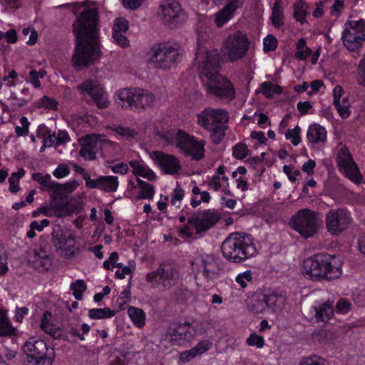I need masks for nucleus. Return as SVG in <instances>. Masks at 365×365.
Returning <instances> with one entry per match:
<instances>
[{"label":"nucleus","mask_w":365,"mask_h":365,"mask_svg":"<svg viewBox=\"0 0 365 365\" xmlns=\"http://www.w3.org/2000/svg\"><path fill=\"white\" fill-rule=\"evenodd\" d=\"M15 331L16 329L9 321L6 311L0 309V336H11Z\"/></svg>","instance_id":"nucleus-35"},{"label":"nucleus","mask_w":365,"mask_h":365,"mask_svg":"<svg viewBox=\"0 0 365 365\" xmlns=\"http://www.w3.org/2000/svg\"><path fill=\"white\" fill-rule=\"evenodd\" d=\"M307 9V5L302 0L298 1L294 5V16L301 24L306 21V16L308 14Z\"/></svg>","instance_id":"nucleus-42"},{"label":"nucleus","mask_w":365,"mask_h":365,"mask_svg":"<svg viewBox=\"0 0 365 365\" xmlns=\"http://www.w3.org/2000/svg\"><path fill=\"white\" fill-rule=\"evenodd\" d=\"M137 187L140 190L138 198L150 200L153 197L155 190L152 185L143 181L140 178H137Z\"/></svg>","instance_id":"nucleus-38"},{"label":"nucleus","mask_w":365,"mask_h":365,"mask_svg":"<svg viewBox=\"0 0 365 365\" xmlns=\"http://www.w3.org/2000/svg\"><path fill=\"white\" fill-rule=\"evenodd\" d=\"M327 130L319 124L311 125L307 131V138L309 143L317 145L324 143L327 140Z\"/></svg>","instance_id":"nucleus-28"},{"label":"nucleus","mask_w":365,"mask_h":365,"mask_svg":"<svg viewBox=\"0 0 365 365\" xmlns=\"http://www.w3.org/2000/svg\"><path fill=\"white\" fill-rule=\"evenodd\" d=\"M261 92L266 98H272L274 94H279L282 93V88L272 83L271 82H264L260 86Z\"/></svg>","instance_id":"nucleus-45"},{"label":"nucleus","mask_w":365,"mask_h":365,"mask_svg":"<svg viewBox=\"0 0 365 365\" xmlns=\"http://www.w3.org/2000/svg\"><path fill=\"white\" fill-rule=\"evenodd\" d=\"M233 156L237 159H244L248 155L247 146L244 143H237L232 151Z\"/></svg>","instance_id":"nucleus-58"},{"label":"nucleus","mask_w":365,"mask_h":365,"mask_svg":"<svg viewBox=\"0 0 365 365\" xmlns=\"http://www.w3.org/2000/svg\"><path fill=\"white\" fill-rule=\"evenodd\" d=\"M192 270L196 277L202 274L209 281L217 277L218 269L215 257L204 254L196 257L192 262Z\"/></svg>","instance_id":"nucleus-18"},{"label":"nucleus","mask_w":365,"mask_h":365,"mask_svg":"<svg viewBox=\"0 0 365 365\" xmlns=\"http://www.w3.org/2000/svg\"><path fill=\"white\" fill-rule=\"evenodd\" d=\"M32 178L37 181L43 189L58 190L60 188V185L51 180L50 174L43 175L41 173H35L33 174Z\"/></svg>","instance_id":"nucleus-33"},{"label":"nucleus","mask_w":365,"mask_h":365,"mask_svg":"<svg viewBox=\"0 0 365 365\" xmlns=\"http://www.w3.org/2000/svg\"><path fill=\"white\" fill-rule=\"evenodd\" d=\"M227 128V124L213 128V130H207L210 132V137L215 143H219L225 135V131Z\"/></svg>","instance_id":"nucleus-49"},{"label":"nucleus","mask_w":365,"mask_h":365,"mask_svg":"<svg viewBox=\"0 0 365 365\" xmlns=\"http://www.w3.org/2000/svg\"><path fill=\"white\" fill-rule=\"evenodd\" d=\"M208 37L207 29L204 30L202 25L200 27L198 26L197 50L195 65L206 93L226 102H230L236 96L235 89L230 80L219 74L218 51L202 45V43Z\"/></svg>","instance_id":"nucleus-1"},{"label":"nucleus","mask_w":365,"mask_h":365,"mask_svg":"<svg viewBox=\"0 0 365 365\" xmlns=\"http://www.w3.org/2000/svg\"><path fill=\"white\" fill-rule=\"evenodd\" d=\"M283 18L284 15L280 6L279 0H276L272 8V13L271 16V20L273 25L277 28L281 26L284 24Z\"/></svg>","instance_id":"nucleus-43"},{"label":"nucleus","mask_w":365,"mask_h":365,"mask_svg":"<svg viewBox=\"0 0 365 365\" xmlns=\"http://www.w3.org/2000/svg\"><path fill=\"white\" fill-rule=\"evenodd\" d=\"M222 182L227 184L228 178L225 176L219 178V175H213L208 182V186L210 189L217 191L222 187Z\"/></svg>","instance_id":"nucleus-53"},{"label":"nucleus","mask_w":365,"mask_h":365,"mask_svg":"<svg viewBox=\"0 0 365 365\" xmlns=\"http://www.w3.org/2000/svg\"><path fill=\"white\" fill-rule=\"evenodd\" d=\"M277 46V38L272 35L267 36L263 40V49L264 52H269L276 49Z\"/></svg>","instance_id":"nucleus-60"},{"label":"nucleus","mask_w":365,"mask_h":365,"mask_svg":"<svg viewBox=\"0 0 365 365\" xmlns=\"http://www.w3.org/2000/svg\"><path fill=\"white\" fill-rule=\"evenodd\" d=\"M252 279V272L250 270L245 271L242 273L239 274L236 277V282L242 287L245 288L249 282H251Z\"/></svg>","instance_id":"nucleus-57"},{"label":"nucleus","mask_w":365,"mask_h":365,"mask_svg":"<svg viewBox=\"0 0 365 365\" xmlns=\"http://www.w3.org/2000/svg\"><path fill=\"white\" fill-rule=\"evenodd\" d=\"M229 119L228 112L222 108H207L197 115V124L207 130L227 124Z\"/></svg>","instance_id":"nucleus-15"},{"label":"nucleus","mask_w":365,"mask_h":365,"mask_svg":"<svg viewBox=\"0 0 365 365\" xmlns=\"http://www.w3.org/2000/svg\"><path fill=\"white\" fill-rule=\"evenodd\" d=\"M352 222L351 214L346 209L330 210L325 216L327 231L332 236H339L346 231Z\"/></svg>","instance_id":"nucleus-14"},{"label":"nucleus","mask_w":365,"mask_h":365,"mask_svg":"<svg viewBox=\"0 0 365 365\" xmlns=\"http://www.w3.org/2000/svg\"><path fill=\"white\" fill-rule=\"evenodd\" d=\"M312 53V50L307 46L306 40L300 38L296 45V52L294 56L299 60H306Z\"/></svg>","instance_id":"nucleus-41"},{"label":"nucleus","mask_w":365,"mask_h":365,"mask_svg":"<svg viewBox=\"0 0 365 365\" xmlns=\"http://www.w3.org/2000/svg\"><path fill=\"white\" fill-rule=\"evenodd\" d=\"M112 37L115 43L121 48H127L129 46V40L125 36V33H120L119 31L112 32Z\"/></svg>","instance_id":"nucleus-59"},{"label":"nucleus","mask_w":365,"mask_h":365,"mask_svg":"<svg viewBox=\"0 0 365 365\" xmlns=\"http://www.w3.org/2000/svg\"><path fill=\"white\" fill-rule=\"evenodd\" d=\"M82 94L92 98L99 108L108 107L110 101L105 88L97 81L86 80L78 86Z\"/></svg>","instance_id":"nucleus-19"},{"label":"nucleus","mask_w":365,"mask_h":365,"mask_svg":"<svg viewBox=\"0 0 365 365\" xmlns=\"http://www.w3.org/2000/svg\"><path fill=\"white\" fill-rule=\"evenodd\" d=\"M299 365H326V364L324 359L317 355H314L304 358Z\"/></svg>","instance_id":"nucleus-62"},{"label":"nucleus","mask_w":365,"mask_h":365,"mask_svg":"<svg viewBox=\"0 0 365 365\" xmlns=\"http://www.w3.org/2000/svg\"><path fill=\"white\" fill-rule=\"evenodd\" d=\"M184 195V190L178 184L172 193L170 200L171 204L173 206L179 208L181 205V201L183 199Z\"/></svg>","instance_id":"nucleus-52"},{"label":"nucleus","mask_w":365,"mask_h":365,"mask_svg":"<svg viewBox=\"0 0 365 365\" xmlns=\"http://www.w3.org/2000/svg\"><path fill=\"white\" fill-rule=\"evenodd\" d=\"M99 189L106 192H115L118 187V178L115 176H101L99 178Z\"/></svg>","instance_id":"nucleus-37"},{"label":"nucleus","mask_w":365,"mask_h":365,"mask_svg":"<svg viewBox=\"0 0 365 365\" xmlns=\"http://www.w3.org/2000/svg\"><path fill=\"white\" fill-rule=\"evenodd\" d=\"M21 126H16L15 131L18 136L26 135L29 133L30 123L28 118L23 116L20 118Z\"/></svg>","instance_id":"nucleus-61"},{"label":"nucleus","mask_w":365,"mask_h":365,"mask_svg":"<svg viewBox=\"0 0 365 365\" xmlns=\"http://www.w3.org/2000/svg\"><path fill=\"white\" fill-rule=\"evenodd\" d=\"M336 160L340 171L348 179L357 184L361 182L362 176L359 168L346 147L342 146L339 149Z\"/></svg>","instance_id":"nucleus-17"},{"label":"nucleus","mask_w":365,"mask_h":365,"mask_svg":"<svg viewBox=\"0 0 365 365\" xmlns=\"http://www.w3.org/2000/svg\"><path fill=\"white\" fill-rule=\"evenodd\" d=\"M101 56L98 39H76L72 63L76 70H82L93 64Z\"/></svg>","instance_id":"nucleus-5"},{"label":"nucleus","mask_w":365,"mask_h":365,"mask_svg":"<svg viewBox=\"0 0 365 365\" xmlns=\"http://www.w3.org/2000/svg\"><path fill=\"white\" fill-rule=\"evenodd\" d=\"M182 14V9L176 0H163L159 5L158 16L168 25L177 22Z\"/></svg>","instance_id":"nucleus-21"},{"label":"nucleus","mask_w":365,"mask_h":365,"mask_svg":"<svg viewBox=\"0 0 365 365\" xmlns=\"http://www.w3.org/2000/svg\"><path fill=\"white\" fill-rule=\"evenodd\" d=\"M110 130L120 137L126 139L135 138L138 134V132L135 130L130 127L114 125L110 128Z\"/></svg>","instance_id":"nucleus-46"},{"label":"nucleus","mask_w":365,"mask_h":365,"mask_svg":"<svg viewBox=\"0 0 365 365\" xmlns=\"http://www.w3.org/2000/svg\"><path fill=\"white\" fill-rule=\"evenodd\" d=\"M223 256L235 262H240L255 255L256 248L252 239L240 233L230 234L222 245Z\"/></svg>","instance_id":"nucleus-3"},{"label":"nucleus","mask_w":365,"mask_h":365,"mask_svg":"<svg viewBox=\"0 0 365 365\" xmlns=\"http://www.w3.org/2000/svg\"><path fill=\"white\" fill-rule=\"evenodd\" d=\"M39 212L49 217L65 218L67 217L65 205L61 202H53L48 206L39 208Z\"/></svg>","instance_id":"nucleus-29"},{"label":"nucleus","mask_w":365,"mask_h":365,"mask_svg":"<svg viewBox=\"0 0 365 365\" xmlns=\"http://www.w3.org/2000/svg\"><path fill=\"white\" fill-rule=\"evenodd\" d=\"M34 106L37 108L45 107L48 109H56L57 103L53 98L45 96L35 101Z\"/></svg>","instance_id":"nucleus-51"},{"label":"nucleus","mask_w":365,"mask_h":365,"mask_svg":"<svg viewBox=\"0 0 365 365\" xmlns=\"http://www.w3.org/2000/svg\"><path fill=\"white\" fill-rule=\"evenodd\" d=\"M46 75V71L43 70L36 71L34 69L31 70L29 72L30 82L35 88H39L41 86L40 78H43Z\"/></svg>","instance_id":"nucleus-55"},{"label":"nucleus","mask_w":365,"mask_h":365,"mask_svg":"<svg viewBox=\"0 0 365 365\" xmlns=\"http://www.w3.org/2000/svg\"><path fill=\"white\" fill-rule=\"evenodd\" d=\"M117 96L123 108H145L153 106L155 101L152 93L138 88L120 90Z\"/></svg>","instance_id":"nucleus-9"},{"label":"nucleus","mask_w":365,"mask_h":365,"mask_svg":"<svg viewBox=\"0 0 365 365\" xmlns=\"http://www.w3.org/2000/svg\"><path fill=\"white\" fill-rule=\"evenodd\" d=\"M71 289L73 291V294L77 300L82 299L83 293L86 289V284L82 279H78L71 284Z\"/></svg>","instance_id":"nucleus-47"},{"label":"nucleus","mask_w":365,"mask_h":365,"mask_svg":"<svg viewBox=\"0 0 365 365\" xmlns=\"http://www.w3.org/2000/svg\"><path fill=\"white\" fill-rule=\"evenodd\" d=\"M250 41L241 31H236L227 34L224 38L221 46L223 56L230 62H236L243 59L247 54Z\"/></svg>","instance_id":"nucleus-4"},{"label":"nucleus","mask_w":365,"mask_h":365,"mask_svg":"<svg viewBox=\"0 0 365 365\" xmlns=\"http://www.w3.org/2000/svg\"><path fill=\"white\" fill-rule=\"evenodd\" d=\"M128 27V21L123 17H119L114 20L112 32L119 31L120 33H126Z\"/></svg>","instance_id":"nucleus-56"},{"label":"nucleus","mask_w":365,"mask_h":365,"mask_svg":"<svg viewBox=\"0 0 365 365\" xmlns=\"http://www.w3.org/2000/svg\"><path fill=\"white\" fill-rule=\"evenodd\" d=\"M129 165L133 169V173L138 178L142 177L150 181H153L156 179L155 173L143 162L130 160Z\"/></svg>","instance_id":"nucleus-30"},{"label":"nucleus","mask_w":365,"mask_h":365,"mask_svg":"<svg viewBox=\"0 0 365 365\" xmlns=\"http://www.w3.org/2000/svg\"><path fill=\"white\" fill-rule=\"evenodd\" d=\"M262 300L267 304L268 311L275 312L285 304L284 294L277 291H272L262 294Z\"/></svg>","instance_id":"nucleus-27"},{"label":"nucleus","mask_w":365,"mask_h":365,"mask_svg":"<svg viewBox=\"0 0 365 365\" xmlns=\"http://www.w3.org/2000/svg\"><path fill=\"white\" fill-rule=\"evenodd\" d=\"M341 261L334 255L317 254L305 259L302 267V275L311 280H331L341 275Z\"/></svg>","instance_id":"nucleus-2"},{"label":"nucleus","mask_w":365,"mask_h":365,"mask_svg":"<svg viewBox=\"0 0 365 365\" xmlns=\"http://www.w3.org/2000/svg\"><path fill=\"white\" fill-rule=\"evenodd\" d=\"M69 140V137L66 133L58 132L57 134L52 133L51 130H48L43 135V143L45 145L58 146L63 144Z\"/></svg>","instance_id":"nucleus-31"},{"label":"nucleus","mask_w":365,"mask_h":365,"mask_svg":"<svg viewBox=\"0 0 365 365\" xmlns=\"http://www.w3.org/2000/svg\"><path fill=\"white\" fill-rule=\"evenodd\" d=\"M212 346V343L209 340H202L199 341L192 349L197 356L201 355L208 351Z\"/></svg>","instance_id":"nucleus-63"},{"label":"nucleus","mask_w":365,"mask_h":365,"mask_svg":"<svg viewBox=\"0 0 365 365\" xmlns=\"http://www.w3.org/2000/svg\"><path fill=\"white\" fill-rule=\"evenodd\" d=\"M81 144L80 155L85 160H92L96 157L97 152L103 146L113 145L110 141L105 135L91 134L87 135L79 140Z\"/></svg>","instance_id":"nucleus-16"},{"label":"nucleus","mask_w":365,"mask_h":365,"mask_svg":"<svg viewBox=\"0 0 365 365\" xmlns=\"http://www.w3.org/2000/svg\"><path fill=\"white\" fill-rule=\"evenodd\" d=\"M64 205L67 217L79 214L83 210V202L80 197H71Z\"/></svg>","instance_id":"nucleus-36"},{"label":"nucleus","mask_w":365,"mask_h":365,"mask_svg":"<svg viewBox=\"0 0 365 365\" xmlns=\"http://www.w3.org/2000/svg\"><path fill=\"white\" fill-rule=\"evenodd\" d=\"M26 258L32 267L39 271L48 270L52 264L51 255L43 249L28 250Z\"/></svg>","instance_id":"nucleus-23"},{"label":"nucleus","mask_w":365,"mask_h":365,"mask_svg":"<svg viewBox=\"0 0 365 365\" xmlns=\"http://www.w3.org/2000/svg\"><path fill=\"white\" fill-rule=\"evenodd\" d=\"M145 279L153 287L168 290L178 282L180 273L173 267L161 265L156 270L148 273Z\"/></svg>","instance_id":"nucleus-12"},{"label":"nucleus","mask_w":365,"mask_h":365,"mask_svg":"<svg viewBox=\"0 0 365 365\" xmlns=\"http://www.w3.org/2000/svg\"><path fill=\"white\" fill-rule=\"evenodd\" d=\"M173 143L185 156L195 160H200L205 156V142L185 131L178 130L175 134Z\"/></svg>","instance_id":"nucleus-10"},{"label":"nucleus","mask_w":365,"mask_h":365,"mask_svg":"<svg viewBox=\"0 0 365 365\" xmlns=\"http://www.w3.org/2000/svg\"><path fill=\"white\" fill-rule=\"evenodd\" d=\"M98 17L96 8L86 9L76 19L73 30L76 39H98Z\"/></svg>","instance_id":"nucleus-6"},{"label":"nucleus","mask_w":365,"mask_h":365,"mask_svg":"<svg viewBox=\"0 0 365 365\" xmlns=\"http://www.w3.org/2000/svg\"><path fill=\"white\" fill-rule=\"evenodd\" d=\"M356 81L359 85L365 87V53L358 65Z\"/></svg>","instance_id":"nucleus-54"},{"label":"nucleus","mask_w":365,"mask_h":365,"mask_svg":"<svg viewBox=\"0 0 365 365\" xmlns=\"http://www.w3.org/2000/svg\"><path fill=\"white\" fill-rule=\"evenodd\" d=\"M5 97L14 106L18 108L25 106L32 99V96L23 97L19 96L14 91H10L8 93L6 92Z\"/></svg>","instance_id":"nucleus-40"},{"label":"nucleus","mask_w":365,"mask_h":365,"mask_svg":"<svg viewBox=\"0 0 365 365\" xmlns=\"http://www.w3.org/2000/svg\"><path fill=\"white\" fill-rule=\"evenodd\" d=\"M341 40L348 50H359L365 41V21H347L341 33Z\"/></svg>","instance_id":"nucleus-11"},{"label":"nucleus","mask_w":365,"mask_h":365,"mask_svg":"<svg viewBox=\"0 0 365 365\" xmlns=\"http://www.w3.org/2000/svg\"><path fill=\"white\" fill-rule=\"evenodd\" d=\"M333 314V303L330 302H326L315 307V317L318 321L327 322L331 318Z\"/></svg>","instance_id":"nucleus-34"},{"label":"nucleus","mask_w":365,"mask_h":365,"mask_svg":"<svg viewBox=\"0 0 365 365\" xmlns=\"http://www.w3.org/2000/svg\"><path fill=\"white\" fill-rule=\"evenodd\" d=\"M115 314V312L108 307L91 309L88 310V317L92 319H110Z\"/></svg>","instance_id":"nucleus-39"},{"label":"nucleus","mask_w":365,"mask_h":365,"mask_svg":"<svg viewBox=\"0 0 365 365\" xmlns=\"http://www.w3.org/2000/svg\"><path fill=\"white\" fill-rule=\"evenodd\" d=\"M291 225L303 238L312 237L320 228L319 215L308 208L301 209L292 217Z\"/></svg>","instance_id":"nucleus-7"},{"label":"nucleus","mask_w":365,"mask_h":365,"mask_svg":"<svg viewBox=\"0 0 365 365\" xmlns=\"http://www.w3.org/2000/svg\"><path fill=\"white\" fill-rule=\"evenodd\" d=\"M300 131V128L296 125L293 129L287 130L284 133L285 138L290 140L294 145H298L301 142Z\"/></svg>","instance_id":"nucleus-48"},{"label":"nucleus","mask_w":365,"mask_h":365,"mask_svg":"<svg viewBox=\"0 0 365 365\" xmlns=\"http://www.w3.org/2000/svg\"><path fill=\"white\" fill-rule=\"evenodd\" d=\"M150 156L164 174L173 175L181 170L180 162L173 155L162 151H153L150 153Z\"/></svg>","instance_id":"nucleus-20"},{"label":"nucleus","mask_w":365,"mask_h":365,"mask_svg":"<svg viewBox=\"0 0 365 365\" xmlns=\"http://www.w3.org/2000/svg\"><path fill=\"white\" fill-rule=\"evenodd\" d=\"M219 220L220 215L217 212L207 210L190 218L188 222L197 233H200L210 229Z\"/></svg>","instance_id":"nucleus-22"},{"label":"nucleus","mask_w":365,"mask_h":365,"mask_svg":"<svg viewBox=\"0 0 365 365\" xmlns=\"http://www.w3.org/2000/svg\"><path fill=\"white\" fill-rule=\"evenodd\" d=\"M128 315L133 324L138 328H142L145 324L146 314L140 308L130 306L127 309Z\"/></svg>","instance_id":"nucleus-32"},{"label":"nucleus","mask_w":365,"mask_h":365,"mask_svg":"<svg viewBox=\"0 0 365 365\" xmlns=\"http://www.w3.org/2000/svg\"><path fill=\"white\" fill-rule=\"evenodd\" d=\"M247 343L249 346H256L257 348H262L264 344V340L262 336H260L256 334H252L247 339Z\"/></svg>","instance_id":"nucleus-64"},{"label":"nucleus","mask_w":365,"mask_h":365,"mask_svg":"<svg viewBox=\"0 0 365 365\" xmlns=\"http://www.w3.org/2000/svg\"><path fill=\"white\" fill-rule=\"evenodd\" d=\"M52 242L57 254L65 259H72L80 253V248L76 243V236L70 230L59 228L51 234Z\"/></svg>","instance_id":"nucleus-8"},{"label":"nucleus","mask_w":365,"mask_h":365,"mask_svg":"<svg viewBox=\"0 0 365 365\" xmlns=\"http://www.w3.org/2000/svg\"><path fill=\"white\" fill-rule=\"evenodd\" d=\"M244 0H231L222 9L215 15V24L217 27H222L231 20L236 11L242 7Z\"/></svg>","instance_id":"nucleus-25"},{"label":"nucleus","mask_w":365,"mask_h":365,"mask_svg":"<svg viewBox=\"0 0 365 365\" xmlns=\"http://www.w3.org/2000/svg\"><path fill=\"white\" fill-rule=\"evenodd\" d=\"M197 329L190 324H180L175 329H170L168 336L173 344L182 345L190 342L197 335Z\"/></svg>","instance_id":"nucleus-24"},{"label":"nucleus","mask_w":365,"mask_h":365,"mask_svg":"<svg viewBox=\"0 0 365 365\" xmlns=\"http://www.w3.org/2000/svg\"><path fill=\"white\" fill-rule=\"evenodd\" d=\"M335 108H336L338 113L342 118H347L350 115V110L349 109V105L346 98L342 99L341 102L338 101L334 103Z\"/></svg>","instance_id":"nucleus-50"},{"label":"nucleus","mask_w":365,"mask_h":365,"mask_svg":"<svg viewBox=\"0 0 365 365\" xmlns=\"http://www.w3.org/2000/svg\"><path fill=\"white\" fill-rule=\"evenodd\" d=\"M179 58L177 48L169 44H160L151 49L148 61L157 68L168 69L175 65Z\"/></svg>","instance_id":"nucleus-13"},{"label":"nucleus","mask_w":365,"mask_h":365,"mask_svg":"<svg viewBox=\"0 0 365 365\" xmlns=\"http://www.w3.org/2000/svg\"><path fill=\"white\" fill-rule=\"evenodd\" d=\"M25 170L23 168L19 169L17 172L11 174L9 178V191L12 193H16L20 190L19 185L20 179L25 175Z\"/></svg>","instance_id":"nucleus-44"},{"label":"nucleus","mask_w":365,"mask_h":365,"mask_svg":"<svg viewBox=\"0 0 365 365\" xmlns=\"http://www.w3.org/2000/svg\"><path fill=\"white\" fill-rule=\"evenodd\" d=\"M46 350V344L42 340L29 341L23 346V351L30 362H33L34 359L44 354Z\"/></svg>","instance_id":"nucleus-26"}]
</instances>
